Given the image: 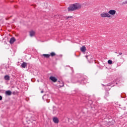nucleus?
<instances>
[{"label": "nucleus", "instance_id": "9d476101", "mask_svg": "<svg viewBox=\"0 0 127 127\" xmlns=\"http://www.w3.org/2000/svg\"><path fill=\"white\" fill-rule=\"evenodd\" d=\"M14 41H15V39L13 37L11 38L10 40V44H12V43H13V42H14Z\"/></svg>", "mask_w": 127, "mask_h": 127}, {"label": "nucleus", "instance_id": "4468645a", "mask_svg": "<svg viewBox=\"0 0 127 127\" xmlns=\"http://www.w3.org/2000/svg\"><path fill=\"white\" fill-rule=\"evenodd\" d=\"M108 64H113V61L111 60H108Z\"/></svg>", "mask_w": 127, "mask_h": 127}, {"label": "nucleus", "instance_id": "2eb2a0df", "mask_svg": "<svg viewBox=\"0 0 127 127\" xmlns=\"http://www.w3.org/2000/svg\"><path fill=\"white\" fill-rule=\"evenodd\" d=\"M51 56H52V57H53V56H55V55H56V54H55V53L54 52H52L51 53Z\"/></svg>", "mask_w": 127, "mask_h": 127}, {"label": "nucleus", "instance_id": "20e7f679", "mask_svg": "<svg viewBox=\"0 0 127 127\" xmlns=\"http://www.w3.org/2000/svg\"><path fill=\"white\" fill-rule=\"evenodd\" d=\"M108 13L110 15H115L117 13V11L116 10L111 9L108 11Z\"/></svg>", "mask_w": 127, "mask_h": 127}, {"label": "nucleus", "instance_id": "f03ea898", "mask_svg": "<svg viewBox=\"0 0 127 127\" xmlns=\"http://www.w3.org/2000/svg\"><path fill=\"white\" fill-rule=\"evenodd\" d=\"M101 17H102V18H106V17H107V18H111L112 17V15H110L109 14V12H103L100 14Z\"/></svg>", "mask_w": 127, "mask_h": 127}, {"label": "nucleus", "instance_id": "5701e85b", "mask_svg": "<svg viewBox=\"0 0 127 127\" xmlns=\"http://www.w3.org/2000/svg\"><path fill=\"white\" fill-rule=\"evenodd\" d=\"M43 92H44L43 91H41V93H43Z\"/></svg>", "mask_w": 127, "mask_h": 127}, {"label": "nucleus", "instance_id": "423d86ee", "mask_svg": "<svg viewBox=\"0 0 127 127\" xmlns=\"http://www.w3.org/2000/svg\"><path fill=\"white\" fill-rule=\"evenodd\" d=\"M50 80H51V81H52L53 82H54L55 83V82H57V78H56V77H54V76H51L50 77Z\"/></svg>", "mask_w": 127, "mask_h": 127}, {"label": "nucleus", "instance_id": "9b49d317", "mask_svg": "<svg viewBox=\"0 0 127 127\" xmlns=\"http://www.w3.org/2000/svg\"><path fill=\"white\" fill-rule=\"evenodd\" d=\"M21 66H22V68H25V67H26V66H27V64L26 63H23L21 64Z\"/></svg>", "mask_w": 127, "mask_h": 127}, {"label": "nucleus", "instance_id": "412c9836", "mask_svg": "<svg viewBox=\"0 0 127 127\" xmlns=\"http://www.w3.org/2000/svg\"><path fill=\"white\" fill-rule=\"evenodd\" d=\"M106 95H109V93H108V92H107V93H106Z\"/></svg>", "mask_w": 127, "mask_h": 127}, {"label": "nucleus", "instance_id": "0eeeda50", "mask_svg": "<svg viewBox=\"0 0 127 127\" xmlns=\"http://www.w3.org/2000/svg\"><path fill=\"white\" fill-rule=\"evenodd\" d=\"M86 47H85L84 46L80 48V51H81V52H86Z\"/></svg>", "mask_w": 127, "mask_h": 127}, {"label": "nucleus", "instance_id": "a211bd4d", "mask_svg": "<svg viewBox=\"0 0 127 127\" xmlns=\"http://www.w3.org/2000/svg\"><path fill=\"white\" fill-rule=\"evenodd\" d=\"M2 100V96L0 95V101H1Z\"/></svg>", "mask_w": 127, "mask_h": 127}, {"label": "nucleus", "instance_id": "f257e3e1", "mask_svg": "<svg viewBox=\"0 0 127 127\" xmlns=\"http://www.w3.org/2000/svg\"><path fill=\"white\" fill-rule=\"evenodd\" d=\"M81 5L79 3H75L70 5L68 8V11H74V10H76V9H80L81 8Z\"/></svg>", "mask_w": 127, "mask_h": 127}, {"label": "nucleus", "instance_id": "4be33fe9", "mask_svg": "<svg viewBox=\"0 0 127 127\" xmlns=\"http://www.w3.org/2000/svg\"><path fill=\"white\" fill-rule=\"evenodd\" d=\"M44 97H45V95H44V96L43 97V99H44Z\"/></svg>", "mask_w": 127, "mask_h": 127}, {"label": "nucleus", "instance_id": "aec40b11", "mask_svg": "<svg viewBox=\"0 0 127 127\" xmlns=\"http://www.w3.org/2000/svg\"><path fill=\"white\" fill-rule=\"evenodd\" d=\"M122 54H123V53H119V55H122Z\"/></svg>", "mask_w": 127, "mask_h": 127}, {"label": "nucleus", "instance_id": "39448f33", "mask_svg": "<svg viewBox=\"0 0 127 127\" xmlns=\"http://www.w3.org/2000/svg\"><path fill=\"white\" fill-rule=\"evenodd\" d=\"M53 121L55 124H58L59 123V120H58V118L57 117H54L53 119Z\"/></svg>", "mask_w": 127, "mask_h": 127}, {"label": "nucleus", "instance_id": "f3484780", "mask_svg": "<svg viewBox=\"0 0 127 127\" xmlns=\"http://www.w3.org/2000/svg\"><path fill=\"white\" fill-rule=\"evenodd\" d=\"M124 4H127V0L123 2Z\"/></svg>", "mask_w": 127, "mask_h": 127}, {"label": "nucleus", "instance_id": "6e6552de", "mask_svg": "<svg viewBox=\"0 0 127 127\" xmlns=\"http://www.w3.org/2000/svg\"><path fill=\"white\" fill-rule=\"evenodd\" d=\"M35 35V32L34 31H30V36L31 37H32V36H34Z\"/></svg>", "mask_w": 127, "mask_h": 127}, {"label": "nucleus", "instance_id": "f8f14e48", "mask_svg": "<svg viewBox=\"0 0 127 127\" xmlns=\"http://www.w3.org/2000/svg\"><path fill=\"white\" fill-rule=\"evenodd\" d=\"M43 56L45 57V58H49V57H50V55H49V54H43Z\"/></svg>", "mask_w": 127, "mask_h": 127}, {"label": "nucleus", "instance_id": "ddd939ff", "mask_svg": "<svg viewBox=\"0 0 127 127\" xmlns=\"http://www.w3.org/2000/svg\"><path fill=\"white\" fill-rule=\"evenodd\" d=\"M4 79L5 80H7V81H8V80H9V76L8 75H5L4 76Z\"/></svg>", "mask_w": 127, "mask_h": 127}, {"label": "nucleus", "instance_id": "b1692460", "mask_svg": "<svg viewBox=\"0 0 127 127\" xmlns=\"http://www.w3.org/2000/svg\"><path fill=\"white\" fill-rule=\"evenodd\" d=\"M63 86H64V84H63Z\"/></svg>", "mask_w": 127, "mask_h": 127}, {"label": "nucleus", "instance_id": "6ab92c4d", "mask_svg": "<svg viewBox=\"0 0 127 127\" xmlns=\"http://www.w3.org/2000/svg\"><path fill=\"white\" fill-rule=\"evenodd\" d=\"M72 16H68V17H67L66 18H67V19H68V18H72Z\"/></svg>", "mask_w": 127, "mask_h": 127}, {"label": "nucleus", "instance_id": "1a4fd4ad", "mask_svg": "<svg viewBox=\"0 0 127 127\" xmlns=\"http://www.w3.org/2000/svg\"><path fill=\"white\" fill-rule=\"evenodd\" d=\"M5 94L7 96H10L11 95V91H10V90H7L5 92Z\"/></svg>", "mask_w": 127, "mask_h": 127}, {"label": "nucleus", "instance_id": "7ed1b4c3", "mask_svg": "<svg viewBox=\"0 0 127 127\" xmlns=\"http://www.w3.org/2000/svg\"><path fill=\"white\" fill-rule=\"evenodd\" d=\"M85 57L87 59L88 62H92V61H94L92 55H90L89 56H85Z\"/></svg>", "mask_w": 127, "mask_h": 127}, {"label": "nucleus", "instance_id": "dca6fc26", "mask_svg": "<svg viewBox=\"0 0 127 127\" xmlns=\"http://www.w3.org/2000/svg\"><path fill=\"white\" fill-rule=\"evenodd\" d=\"M109 86H111V85H108L107 86H106V90H107V91H109V90H110V88H109Z\"/></svg>", "mask_w": 127, "mask_h": 127}]
</instances>
